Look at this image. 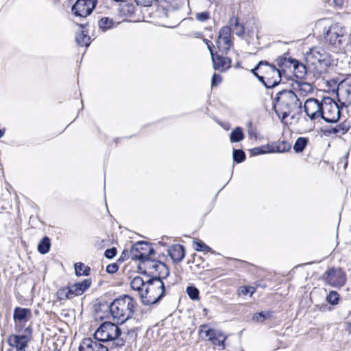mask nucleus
<instances>
[{
	"instance_id": "f257e3e1",
	"label": "nucleus",
	"mask_w": 351,
	"mask_h": 351,
	"mask_svg": "<svg viewBox=\"0 0 351 351\" xmlns=\"http://www.w3.org/2000/svg\"><path fill=\"white\" fill-rule=\"evenodd\" d=\"M301 106L302 101L293 89H281L272 101V109L283 125H287V118Z\"/></svg>"
},
{
	"instance_id": "f03ea898",
	"label": "nucleus",
	"mask_w": 351,
	"mask_h": 351,
	"mask_svg": "<svg viewBox=\"0 0 351 351\" xmlns=\"http://www.w3.org/2000/svg\"><path fill=\"white\" fill-rule=\"evenodd\" d=\"M136 306L137 303L132 296L121 295L110 302V315L113 319L119 320V324H123L133 318Z\"/></svg>"
},
{
	"instance_id": "7ed1b4c3",
	"label": "nucleus",
	"mask_w": 351,
	"mask_h": 351,
	"mask_svg": "<svg viewBox=\"0 0 351 351\" xmlns=\"http://www.w3.org/2000/svg\"><path fill=\"white\" fill-rule=\"evenodd\" d=\"M251 72L265 88H274L282 79L280 70L266 60L260 61Z\"/></svg>"
},
{
	"instance_id": "20e7f679",
	"label": "nucleus",
	"mask_w": 351,
	"mask_h": 351,
	"mask_svg": "<svg viewBox=\"0 0 351 351\" xmlns=\"http://www.w3.org/2000/svg\"><path fill=\"white\" fill-rule=\"evenodd\" d=\"M305 61L309 70L320 75L327 71L332 64L333 60L330 55L324 49L313 47L306 53Z\"/></svg>"
},
{
	"instance_id": "39448f33",
	"label": "nucleus",
	"mask_w": 351,
	"mask_h": 351,
	"mask_svg": "<svg viewBox=\"0 0 351 351\" xmlns=\"http://www.w3.org/2000/svg\"><path fill=\"white\" fill-rule=\"evenodd\" d=\"M145 285H147L146 280H144L139 276H135L130 282V288L138 292L141 302L145 306L158 304L167 294L166 292L161 290V292L157 295V297H154V295L152 293L151 286H147L145 291H143V287Z\"/></svg>"
},
{
	"instance_id": "423d86ee",
	"label": "nucleus",
	"mask_w": 351,
	"mask_h": 351,
	"mask_svg": "<svg viewBox=\"0 0 351 351\" xmlns=\"http://www.w3.org/2000/svg\"><path fill=\"white\" fill-rule=\"evenodd\" d=\"M141 263L147 268L148 271L153 273L152 276L154 278L155 276L158 277L157 279L153 280V285L156 282L159 283L158 289L160 288L164 292H166L167 287L163 280L170 274L169 268L167 264L152 256L149 257L147 261Z\"/></svg>"
},
{
	"instance_id": "0eeeda50",
	"label": "nucleus",
	"mask_w": 351,
	"mask_h": 351,
	"mask_svg": "<svg viewBox=\"0 0 351 351\" xmlns=\"http://www.w3.org/2000/svg\"><path fill=\"white\" fill-rule=\"evenodd\" d=\"M322 103L323 106L319 117L328 123H337L340 120L341 116L338 113V107L336 105V101L329 96H324L322 97Z\"/></svg>"
},
{
	"instance_id": "6e6552de",
	"label": "nucleus",
	"mask_w": 351,
	"mask_h": 351,
	"mask_svg": "<svg viewBox=\"0 0 351 351\" xmlns=\"http://www.w3.org/2000/svg\"><path fill=\"white\" fill-rule=\"evenodd\" d=\"M130 253L132 261L144 262L149 257L156 254V250L153 247L152 243L145 241H138L132 245Z\"/></svg>"
},
{
	"instance_id": "1a4fd4ad",
	"label": "nucleus",
	"mask_w": 351,
	"mask_h": 351,
	"mask_svg": "<svg viewBox=\"0 0 351 351\" xmlns=\"http://www.w3.org/2000/svg\"><path fill=\"white\" fill-rule=\"evenodd\" d=\"M322 280L330 286L339 289L346 283V273L341 267H331L323 274Z\"/></svg>"
},
{
	"instance_id": "9d476101",
	"label": "nucleus",
	"mask_w": 351,
	"mask_h": 351,
	"mask_svg": "<svg viewBox=\"0 0 351 351\" xmlns=\"http://www.w3.org/2000/svg\"><path fill=\"white\" fill-rule=\"evenodd\" d=\"M199 334L204 333L207 340L213 345L221 348V350L226 348V341L228 336L224 335L221 330H216L213 328H209L207 324H203L199 326Z\"/></svg>"
},
{
	"instance_id": "9b49d317",
	"label": "nucleus",
	"mask_w": 351,
	"mask_h": 351,
	"mask_svg": "<svg viewBox=\"0 0 351 351\" xmlns=\"http://www.w3.org/2000/svg\"><path fill=\"white\" fill-rule=\"evenodd\" d=\"M119 322L113 323L111 322L106 321L100 324L93 334V339L103 342H108L112 339L117 328H120Z\"/></svg>"
},
{
	"instance_id": "f8f14e48",
	"label": "nucleus",
	"mask_w": 351,
	"mask_h": 351,
	"mask_svg": "<svg viewBox=\"0 0 351 351\" xmlns=\"http://www.w3.org/2000/svg\"><path fill=\"white\" fill-rule=\"evenodd\" d=\"M96 4L97 0H77L71 11L75 16L85 18L92 13Z\"/></svg>"
},
{
	"instance_id": "ddd939ff",
	"label": "nucleus",
	"mask_w": 351,
	"mask_h": 351,
	"mask_svg": "<svg viewBox=\"0 0 351 351\" xmlns=\"http://www.w3.org/2000/svg\"><path fill=\"white\" fill-rule=\"evenodd\" d=\"M232 31L230 27H222L218 34L217 46L222 53H227L232 46Z\"/></svg>"
},
{
	"instance_id": "4468645a",
	"label": "nucleus",
	"mask_w": 351,
	"mask_h": 351,
	"mask_svg": "<svg viewBox=\"0 0 351 351\" xmlns=\"http://www.w3.org/2000/svg\"><path fill=\"white\" fill-rule=\"evenodd\" d=\"M322 106V99L319 101L316 98H308L303 106L304 112L311 121H315L321 115Z\"/></svg>"
},
{
	"instance_id": "2eb2a0df",
	"label": "nucleus",
	"mask_w": 351,
	"mask_h": 351,
	"mask_svg": "<svg viewBox=\"0 0 351 351\" xmlns=\"http://www.w3.org/2000/svg\"><path fill=\"white\" fill-rule=\"evenodd\" d=\"M344 34L345 29L339 24H334L326 32L325 40L331 45H339Z\"/></svg>"
},
{
	"instance_id": "dca6fc26",
	"label": "nucleus",
	"mask_w": 351,
	"mask_h": 351,
	"mask_svg": "<svg viewBox=\"0 0 351 351\" xmlns=\"http://www.w3.org/2000/svg\"><path fill=\"white\" fill-rule=\"evenodd\" d=\"M350 125V121L348 119H346L335 126L326 125L322 127L320 131L326 136H330L332 134H338L344 135L349 131Z\"/></svg>"
},
{
	"instance_id": "f3484780",
	"label": "nucleus",
	"mask_w": 351,
	"mask_h": 351,
	"mask_svg": "<svg viewBox=\"0 0 351 351\" xmlns=\"http://www.w3.org/2000/svg\"><path fill=\"white\" fill-rule=\"evenodd\" d=\"M10 346L15 348L16 351H25L29 341V337L24 335L12 334L8 338Z\"/></svg>"
},
{
	"instance_id": "a211bd4d",
	"label": "nucleus",
	"mask_w": 351,
	"mask_h": 351,
	"mask_svg": "<svg viewBox=\"0 0 351 351\" xmlns=\"http://www.w3.org/2000/svg\"><path fill=\"white\" fill-rule=\"evenodd\" d=\"M167 254L172 259L173 263H178L181 262L185 257V247L183 245L181 244L171 245L167 249Z\"/></svg>"
},
{
	"instance_id": "6ab92c4d",
	"label": "nucleus",
	"mask_w": 351,
	"mask_h": 351,
	"mask_svg": "<svg viewBox=\"0 0 351 351\" xmlns=\"http://www.w3.org/2000/svg\"><path fill=\"white\" fill-rule=\"evenodd\" d=\"M212 60L213 62L214 68L221 72L228 69L231 66V60L228 57L213 54Z\"/></svg>"
},
{
	"instance_id": "aec40b11",
	"label": "nucleus",
	"mask_w": 351,
	"mask_h": 351,
	"mask_svg": "<svg viewBox=\"0 0 351 351\" xmlns=\"http://www.w3.org/2000/svg\"><path fill=\"white\" fill-rule=\"evenodd\" d=\"M32 317V311L28 308L16 306L13 311L14 322H27Z\"/></svg>"
},
{
	"instance_id": "412c9836",
	"label": "nucleus",
	"mask_w": 351,
	"mask_h": 351,
	"mask_svg": "<svg viewBox=\"0 0 351 351\" xmlns=\"http://www.w3.org/2000/svg\"><path fill=\"white\" fill-rule=\"evenodd\" d=\"M122 333V330L117 328L113 337L107 342L111 351L114 350H119L125 346V340L121 337Z\"/></svg>"
},
{
	"instance_id": "4be33fe9",
	"label": "nucleus",
	"mask_w": 351,
	"mask_h": 351,
	"mask_svg": "<svg viewBox=\"0 0 351 351\" xmlns=\"http://www.w3.org/2000/svg\"><path fill=\"white\" fill-rule=\"evenodd\" d=\"M275 312L271 310L261 311L252 314L251 320L255 323L263 324L267 319L273 318Z\"/></svg>"
},
{
	"instance_id": "5701e85b",
	"label": "nucleus",
	"mask_w": 351,
	"mask_h": 351,
	"mask_svg": "<svg viewBox=\"0 0 351 351\" xmlns=\"http://www.w3.org/2000/svg\"><path fill=\"white\" fill-rule=\"evenodd\" d=\"M91 285V278H86L82 281L75 282L73 285V288H74V292H75V293L78 295H81L90 287Z\"/></svg>"
},
{
	"instance_id": "b1692460",
	"label": "nucleus",
	"mask_w": 351,
	"mask_h": 351,
	"mask_svg": "<svg viewBox=\"0 0 351 351\" xmlns=\"http://www.w3.org/2000/svg\"><path fill=\"white\" fill-rule=\"evenodd\" d=\"M270 144L271 147L273 149L272 153H285L289 152L291 148V144L286 141H282Z\"/></svg>"
},
{
	"instance_id": "393cba45",
	"label": "nucleus",
	"mask_w": 351,
	"mask_h": 351,
	"mask_svg": "<svg viewBox=\"0 0 351 351\" xmlns=\"http://www.w3.org/2000/svg\"><path fill=\"white\" fill-rule=\"evenodd\" d=\"M230 141L232 143H239L242 141L245 138V134L243 132V130L240 126H237L230 132Z\"/></svg>"
},
{
	"instance_id": "a878e982",
	"label": "nucleus",
	"mask_w": 351,
	"mask_h": 351,
	"mask_svg": "<svg viewBox=\"0 0 351 351\" xmlns=\"http://www.w3.org/2000/svg\"><path fill=\"white\" fill-rule=\"evenodd\" d=\"M75 275L80 276H88L90 274L91 269L89 266L85 265L82 262H77L74 264Z\"/></svg>"
},
{
	"instance_id": "bb28decb",
	"label": "nucleus",
	"mask_w": 351,
	"mask_h": 351,
	"mask_svg": "<svg viewBox=\"0 0 351 351\" xmlns=\"http://www.w3.org/2000/svg\"><path fill=\"white\" fill-rule=\"evenodd\" d=\"M51 249V239L49 237H43L38 243L37 250L40 254H47Z\"/></svg>"
},
{
	"instance_id": "cd10ccee",
	"label": "nucleus",
	"mask_w": 351,
	"mask_h": 351,
	"mask_svg": "<svg viewBox=\"0 0 351 351\" xmlns=\"http://www.w3.org/2000/svg\"><path fill=\"white\" fill-rule=\"evenodd\" d=\"M292 66L293 67L294 69L295 75L298 78H302L306 73L307 69H308L306 63V64H303L302 63H300L296 60L292 61Z\"/></svg>"
},
{
	"instance_id": "c85d7f7f",
	"label": "nucleus",
	"mask_w": 351,
	"mask_h": 351,
	"mask_svg": "<svg viewBox=\"0 0 351 351\" xmlns=\"http://www.w3.org/2000/svg\"><path fill=\"white\" fill-rule=\"evenodd\" d=\"M273 149L271 147V144L267 143L264 145L256 147L250 149V156H256L258 155L271 154Z\"/></svg>"
},
{
	"instance_id": "c756f323",
	"label": "nucleus",
	"mask_w": 351,
	"mask_h": 351,
	"mask_svg": "<svg viewBox=\"0 0 351 351\" xmlns=\"http://www.w3.org/2000/svg\"><path fill=\"white\" fill-rule=\"evenodd\" d=\"M331 91L332 93H335L336 95L337 101H336V105L338 107V113L339 115H341V110L348 106L349 105L347 104L345 99H343V97L341 96V89H328L326 91L327 93H330Z\"/></svg>"
},
{
	"instance_id": "7c9ffc66",
	"label": "nucleus",
	"mask_w": 351,
	"mask_h": 351,
	"mask_svg": "<svg viewBox=\"0 0 351 351\" xmlns=\"http://www.w3.org/2000/svg\"><path fill=\"white\" fill-rule=\"evenodd\" d=\"M97 340L93 339L90 337L84 338L80 343L78 350L79 351H95V345Z\"/></svg>"
},
{
	"instance_id": "2f4dec72",
	"label": "nucleus",
	"mask_w": 351,
	"mask_h": 351,
	"mask_svg": "<svg viewBox=\"0 0 351 351\" xmlns=\"http://www.w3.org/2000/svg\"><path fill=\"white\" fill-rule=\"evenodd\" d=\"M194 244V250L197 252H202L204 253L210 252L211 254H216V252L213 250L210 246L206 245L204 241L199 239H194L193 241Z\"/></svg>"
},
{
	"instance_id": "473e14b6",
	"label": "nucleus",
	"mask_w": 351,
	"mask_h": 351,
	"mask_svg": "<svg viewBox=\"0 0 351 351\" xmlns=\"http://www.w3.org/2000/svg\"><path fill=\"white\" fill-rule=\"evenodd\" d=\"M136 269H137L136 272L149 278V279L147 280H146V283H147V286H152L153 285V280L158 278V277H156V276H155V278H154L152 276L153 273L148 271L147 268L145 267V266L143 265V263H141V262H139L138 265H137Z\"/></svg>"
},
{
	"instance_id": "72a5a7b5",
	"label": "nucleus",
	"mask_w": 351,
	"mask_h": 351,
	"mask_svg": "<svg viewBox=\"0 0 351 351\" xmlns=\"http://www.w3.org/2000/svg\"><path fill=\"white\" fill-rule=\"evenodd\" d=\"M308 141L307 137H298L293 147L294 152L297 154L302 153L306 147Z\"/></svg>"
},
{
	"instance_id": "f704fd0d",
	"label": "nucleus",
	"mask_w": 351,
	"mask_h": 351,
	"mask_svg": "<svg viewBox=\"0 0 351 351\" xmlns=\"http://www.w3.org/2000/svg\"><path fill=\"white\" fill-rule=\"evenodd\" d=\"M75 41L82 47H88L90 43V37L84 30L76 34Z\"/></svg>"
},
{
	"instance_id": "c9c22d12",
	"label": "nucleus",
	"mask_w": 351,
	"mask_h": 351,
	"mask_svg": "<svg viewBox=\"0 0 351 351\" xmlns=\"http://www.w3.org/2000/svg\"><path fill=\"white\" fill-rule=\"evenodd\" d=\"M93 308L95 313L101 312L110 313V302L108 303L106 300H100L99 302L94 304Z\"/></svg>"
},
{
	"instance_id": "e433bc0d",
	"label": "nucleus",
	"mask_w": 351,
	"mask_h": 351,
	"mask_svg": "<svg viewBox=\"0 0 351 351\" xmlns=\"http://www.w3.org/2000/svg\"><path fill=\"white\" fill-rule=\"evenodd\" d=\"M341 300V296L337 291L331 290L326 296V301L331 306L337 305Z\"/></svg>"
},
{
	"instance_id": "4c0bfd02",
	"label": "nucleus",
	"mask_w": 351,
	"mask_h": 351,
	"mask_svg": "<svg viewBox=\"0 0 351 351\" xmlns=\"http://www.w3.org/2000/svg\"><path fill=\"white\" fill-rule=\"evenodd\" d=\"M232 158L234 163L239 164L246 159V154L242 149L233 148Z\"/></svg>"
},
{
	"instance_id": "58836bf2",
	"label": "nucleus",
	"mask_w": 351,
	"mask_h": 351,
	"mask_svg": "<svg viewBox=\"0 0 351 351\" xmlns=\"http://www.w3.org/2000/svg\"><path fill=\"white\" fill-rule=\"evenodd\" d=\"M186 293L189 297V298L192 300H199V289L193 285H190L186 287Z\"/></svg>"
},
{
	"instance_id": "ea45409f",
	"label": "nucleus",
	"mask_w": 351,
	"mask_h": 351,
	"mask_svg": "<svg viewBox=\"0 0 351 351\" xmlns=\"http://www.w3.org/2000/svg\"><path fill=\"white\" fill-rule=\"evenodd\" d=\"M294 60L295 59L286 56H281L276 59L278 66L281 69L292 66V61Z\"/></svg>"
},
{
	"instance_id": "a19ab883",
	"label": "nucleus",
	"mask_w": 351,
	"mask_h": 351,
	"mask_svg": "<svg viewBox=\"0 0 351 351\" xmlns=\"http://www.w3.org/2000/svg\"><path fill=\"white\" fill-rule=\"evenodd\" d=\"M98 25L101 29L106 30L112 26L113 21L108 17H104L99 21Z\"/></svg>"
},
{
	"instance_id": "79ce46f5",
	"label": "nucleus",
	"mask_w": 351,
	"mask_h": 351,
	"mask_svg": "<svg viewBox=\"0 0 351 351\" xmlns=\"http://www.w3.org/2000/svg\"><path fill=\"white\" fill-rule=\"evenodd\" d=\"M247 134L251 138H257V128L252 121L247 123Z\"/></svg>"
},
{
	"instance_id": "37998d69",
	"label": "nucleus",
	"mask_w": 351,
	"mask_h": 351,
	"mask_svg": "<svg viewBox=\"0 0 351 351\" xmlns=\"http://www.w3.org/2000/svg\"><path fill=\"white\" fill-rule=\"evenodd\" d=\"M341 78H342V76H337L330 80H324V79L322 78V81H324V84H325L326 86H329L330 88H332L335 86H339V82L341 81Z\"/></svg>"
},
{
	"instance_id": "c03bdc74",
	"label": "nucleus",
	"mask_w": 351,
	"mask_h": 351,
	"mask_svg": "<svg viewBox=\"0 0 351 351\" xmlns=\"http://www.w3.org/2000/svg\"><path fill=\"white\" fill-rule=\"evenodd\" d=\"M95 351H111L108 343L97 341Z\"/></svg>"
},
{
	"instance_id": "a18cd8bd",
	"label": "nucleus",
	"mask_w": 351,
	"mask_h": 351,
	"mask_svg": "<svg viewBox=\"0 0 351 351\" xmlns=\"http://www.w3.org/2000/svg\"><path fill=\"white\" fill-rule=\"evenodd\" d=\"M57 299L59 301H62L64 300H69L66 294V287H62L58 289L56 292Z\"/></svg>"
},
{
	"instance_id": "49530a36",
	"label": "nucleus",
	"mask_w": 351,
	"mask_h": 351,
	"mask_svg": "<svg viewBox=\"0 0 351 351\" xmlns=\"http://www.w3.org/2000/svg\"><path fill=\"white\" fill-rule=\"evenodd\" d=\"M117 254V250L115 247H112L110 248H108L104 252V256L107 259H112L114 257L116 256Z\"/></svg>"
},
{
	"instance_id": "de8ad7c7",
	"label": "nucleus",
	"mask_w": 351,
	"mask_h": 351,
	"mask_svg": "<svg viewBox=\"0 0 351 351\" xmlns=\"http://www.w3.org/2000/svg\"><path fill=\"white\" fill-rule=\"evenodd\" d=\"M343 99H345L348 105H351V89H341Z\"/></svg>"
},
{
	"instance_id": "09e8293b",
	"label": "nucleus",
	"mask_w": 351,
	"mask_h": 351,
	"mask_svg": "<svg viewBox=\"0 0 351 351\" xmlns=\"http://www.w3.org/2000/svg\"><path fill=\"white\" fill-rule=\"evenodd\" d=\"M119 265L118 263H110L107 265V267L106 268V271L108 274H114L119 270Z\"/></svg>"
},
{
	"instance_id": "8fccbe9b",
	"label": "nucleus",
	"mask_w": 351,
	"mask_h": 351,
	"mask_svg": "<svg viewBox=\"0 0 351 351\" xmlns=\"http://www.w3.org/2000/svg\"><path fill=\"white\" fill-rule=\"evenodd\" d=\"M255 292V288L252 286H243L240 288V293L243 295H247L248 293L252 295Z\"/></svg>"
},
{
	"instance_id": "3c124183",
	"label": "nucleus",
	"mask_w": 351,
	"mask_h": 351,
	"mask_svg": "<svg viewBox=\"0 0 351 351\" xmlns=\"http://www.w3.org/2000/svg\"><path fill=\"white\" fill-rule=\"evenodd\" d=\"M337 88H351V77L341 78Z\"/></svg>"
},
{
	"instance_id": "603ef678",
	"label": "nucleus",
	"mask_w": 351,
	"mask_h": 351,
	"mask_svg": "<svg viewBox=\"0 0 351 351\" xmlns=\"http://www.w3.org/2000/svg\"><path fill=\"white\" fill-rule=\"evenodd\" d=\"M195 18L198 21L204 22L210 18V13L208 11L197 13Z\"/></svg>"
},
{
	"instance_id": "864d4df0",
	"label": "nucleus",
	"mask_w": 351,
	"mask_h": 351,
	"mask_svg": "<svg viewBox=\"0 0 351 351\" xmlns=\"http://www.w3.org/2000/svg\"><path fill=\"white\" fill-rule=\"evenodd\" d=\"M129 254H130V252H128L127 250H123L117 259V263H123L124 262L128 257Z\"/></svg>"
},
{
	"instance_id": "5fc2aeb1",
	"label": "nucleus",
	"mask_w": 351,
	"mask_h": 351,
	"mask_svg": "<svg viewBox=\"0 0 351 351\" xmlns=\"http://www.w3.org/2000/svg\"><path fill=\"white\" fill-rule=\"evenodd\" d=\"M66 294L69 300L72 299L75 296H79L75 292H74V288H73V285L71 287L66 286Z\"/></svg>"
},
{
	"instance_id": "6e6d98bb",
	"label": "nucleus",
	"mask_w": 351,
	"mask_h": 351,
	"mask_svg": "<svg viewBox=\"0 0 351 351\" xmlns=\"http://www.w3.org/2000/svg\"><path fill=\"white\" fill-rule=\"evenodd\" d=\"M234 26L236 28V34L238 36H241L244 33V27L239 24L237 19H235Z\"/></svg>"
},
{
	"instance_id": "4d7b16f0",
	"label": "nucleus",
	"mask_w": 351,
	"mask_h": 351,
	"mask_svg": "<svg viewBox=\"0 0 351 351\" xmlns=\"http://www.w3.org/2000/svg\"><path fill=\"white\" fill-rule=\"evenodd\" d=\"M296 110L297 112L291 115V119H296V121L298 122L302 114V106L300 108H296Z\"/></svg>"
},
{
	"instance_id": "13d9d810",
	"label": "nucleus",
	"mask_w": 351,
	"mask_h": 351,
	"mask_svg": "<svg viewBox=\"0 0 351 351\" xmlns=\"http://www.w3.org/2000/svg\"><path fill=\"white\" fill-rule=\"evenodd\" d=\"M221 76L215 73L212 77V81H211L212 86H218L219 84L221 82Z\"/></svg>"
},
{
	"instance_id": "bf43d9fd",
	"label": "nucleus",
	"mask_w": 351,
	"mask_h": 351,
	"mask_svg": "<svg viewBox=\"0 0 351 351\" xmlns=\"http://www.w3.org/2000/svg\"><path fill=\"white\" fill-rule=\"evenodd\" d=\"M26 322H15V330L18 332H22L25 329Z\"/></svg>"
},
{
	"instance_id": "052dcab7",
	"label": "nucleus",
	"mask_w": 351,
	"mask_h": 351,
	"mask_svg": "<svg viewBox=\"0 0 351 351\" xmlns=\"http://www.w3.org/2000/svg\"><path fill=\"white\" fill-rule=\"evenodd\" d=\"M204 43L206 45L208 49L210 52L211 56H213V47H214L213 43L210 41L208 39L204 38L203 39Z\"/></svg>"
},
{
	"instance_id": "680f3d73",
	"label": "nucleus",
	"mask_w": 351,
	"mask_h": 351,
	"mask_svg": "<svg viewBox=\"0 0 351 351\" xmlns=\"http://www.w3.org/2000/svg\"><path fill=\"white\" fill-rule=\"evenodd\" d=\"M136 328H134L128 330L127 335L128 336H130L131 337H134V339H135L137 337V333L136 332Z\"/></svg>"
},
{
	"instance_id": "e2e57ef3",
	"label": "nucleus",
	"mask_w": 351,
	"mask_h": 351,
	"mask_svg": "<svg viewBox=\"0 0 351 351\" xmlns=\"http://www.w3.org/2000/svg\"><path fill=\"white\" fill-rule=\"evenodd\" d=\"M32 330L33 329H32V326H29L25 328V329H24L25 334H23V335L29 337V341L31 340V338H32Z\"/></svg>"
},
{
	"instance_id": "0e129e2a",
	"label": "nucleus",
	"mask_w": 351,
	"mask_h": 351,
	"mask_svg": "<svg viewBox=\"0 0 351 351\" xmlns=\"http://www.w3.org/2000/svg\"><path fill=\"white\" fill-rule=\"evenodd\" d=\"M217 123L221 125L225 130H229L230 128V124L228 122L223 123L221 121H217Z\"/></svg>"
},
{
	"instance_id": "69168bd1",
	"label": "nucleus",
	"mask_w": 351,
	"mask_h": 351,
	"mask_svg": "<svg viewBox=\"0 0 351 351\" xmlns=\"http://www.w3.org/2000/svg\"><path fill=\"white\" fill-rule=\"evenodd\" d=\"M158 285H159V283L156 282L154 285H152V286H151V287H150L152 288V294H154V297H156V291H158L159 290H160V291H161V289H160V288H159V289H158Z\"/></svg>"
},
{
	"instance_id": "338daca9",
	"label": "nucleus",
	"mask_w": 351,
	"mask_h": 351,
	"mask_svg": "<svg viewBox=\"0 0 351 351\" xmlns=\"http://www.w3.org/2000/svg\"><path fill=\"white\" fill-rule=\"evenodd\" d=\"M319 311L322 312H324L326 311H331V308L328 306L327 304H322L319 308Z\"/></svg>"
},
{
	"instance_id": "774afa93",
	"label": "nucleus",
	"mask_w": 351,
	"mask_h": 351,
	"mask_svg": "<svg viewBox=\"0 0 351 351\" xmlns=\"http://www.w3.org/2000/svg\"><path fill=\"white\" fill-rule=\"evenodd\" d=\"M332 3L336 6H341L343 4V0H332Z\"/></svg>"
}]
</instances>
